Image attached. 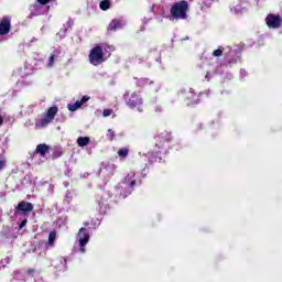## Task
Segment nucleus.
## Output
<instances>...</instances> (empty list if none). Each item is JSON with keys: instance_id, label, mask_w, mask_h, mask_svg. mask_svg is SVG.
<instances>
[{"instance_id": "obj_1", "label": "nucleus", "mask_w": 282, "mask_h": 282, "mask_svg": "<svg viewBox=\"0 0 282 282\" xmlns=\"http://www.w3.org/2000/svg\"><path fill=\"white\" fill-rule=\"evenodd\" d=\"M188 19V1L175 2L170 9V21H184Z\"/></svg>"}, {"instance_id": "obj_2", "label": "nucleus", "mask_w": 282, "mask_h": 282, "mask_svg": "<svg viewBox=\"0 0 282 282\" xmlns=\"http://www.w3.org/2000/svg\"><path fill=\"white\" fill-rule=\"evenodd\" d=\"M155 147L161 153H169V150L173 149V135L171 132H162L155 137Z\"/></svg>"}, {"instance_id": "obj_3", "label": "nucleus", "mask_w": 282, "mask_h": 282, "mask_svg": "<svg viewBox=\"0 0 282 282\" xmlns=\"http://www.w3.org/2000/svg\"><path fill=\"white\" fill-rule=\"evenodd\" d=\"M88 61L90 65L98 67V65H102L107 57H105V52L102 51V46L96 45L89 51Z\"/></svg>"}, {"instance_id": "obj_4", "label": "nucleus", "mask_w": 282, "mask_h": 282, "mask_svg": "<svg viewBox=\"0 0 282 282\" xmlns=\"http://www.w3.org/2000/svg\"><path fill=\"white\" fill-rule=\"evenodd\" d=\"M178 96L187 107L199 105V95L193 91L192 88L180 90Z\"/></svg>"}, {"instance_id": "obj_5", "label": "nucleus", "mask_w": 282, "mask_h": 282, "mask_svg": "<svg viewBox=\"0 0 282 282\" xmlns=\"http://www.w3.org/2000/svg\"><path fill=\"white\" fill-rule=\"evenodd\" d=\"M124 101L127 107H129L130 109H135L140 107L142 102H144V99H142V95H140V93L133 91L124 95Z\"/></svg>"}, {"instance_id": "obj_6", "label": "nucleus", "mask_w": 282, "mask_h": 282, "mask_svg": "<svg viewBox=\"0 0 282 282\" xmlns=\"http://www.w3.org/2000/svg\"><path fill=\"white\" fill-rule=\"evenodd\" d=\"M56 113H58V107L53 106L48 108L45 118L35 123L36 127H41L42 129L47 127V124H50L54 120V118H56Z\"/></svg>"}, {"instance_id": "obj_7", "label": "nucleus", "mask_w": 282, "mask_h": 282, "mask_svg": "<svg viewBox=\"0 0 282 282\" xmlns=\"http://www.w3.org/2000/svg\"><path fill=\"white\" fill-rule=\"evenodd\" d=\"M34 210V205L30 202L22 200L18 204V206L14 208L15 215H29Z\"/></svg>"}, {"instance_id": "obj_8", "label": "nucleus", "mask_w": 282, "mask_h": 282, "mask_svg": "<svg viewBox=\"0 0 282 282\" xmlns=\"http://www.w3.org/2000/svg\"><path fill=\"white\" fill-rule=\"evenodd\" d=\"M265 23H267L268 28H270L272 30H278V28H280L282 24L281 15L270 13L265 18Z\"/></svg>"}, {"instance_id": "obj_9", "label": "nucleus", "mask_w": 282, "mask_h": 282, "mask_svg": "<svg viewBox=\"0 0 282 282\" xmlns=\"http://www.w3.org/2000/svg\"><path fill=\"white\" fill-rule=\"evenodd\" d=\"M135 85L140 89H155V82L147 77L137 78Z\"/></svg>"}, {"instance_id": "obj_10", "label": "nucleus", "mask_w": 282, "mask_h": 282, "mask_svg": "<svg viewBox=\"0 0 282 282\" xmlns=\"http://www.w3.org/2000/svg\"><path fill=\"white\" fill-rule=\"evenodd\" d=\"M11 28L12 24L10 17L4 15L0 22V36H6V34H10Z\"/></svg>"}, {"instance_id": "obj_11", "label": "nucleus", "mask_w": 282, "mask_h": 282, "mask_svg": "<svg viewBox=\"0 0 282 282\" xmlns=\"http://www.w3.org/2000/svg\"><path fill=\"white\" fill-rule=\"evenodd\" d=\"M122 28V20L120 19H112L111 22L108 24L107 34H111V32H118Z\"/></svg>"}, {"instance_id": "obj_12", "label": "nucleus", "mask_w": 282, "mask_h": 282, "mask_svg": "<svg viewBox=\"0 0 282 282\" xmlns=\"http://www.w3.org/2000/svg\"><path fill=\"white\" fill-rule=\"evenodd\" d=\"M47 151H50V145L45 143H40L36 145L35 153H37V155H41V158H45Z\"/></svg>"}, {"instance_id": "obj_13", "label": "nucleus", "mask_w": 282, "mask_h": 282, "mask_svg": "<svg viewBox=\"0 0 282 282\" xmlns=\"http://www.w3.org/2000/svg\"><path fill=\"white\" fill-rule=\"evenodd\" d=\"M123 182L124 184L130 186V188H133V186H135V173L134 172L128 173Z\"/></svg>"}, {"instance_id": "obj_14", "label": "nucleus", "mask_w": 282, "mask_h": 282, "mask_svg": "<svg viewBox=\"0 0 282 282\" xmlns=\"http://www.w3.org/2000/svg\"><path fill=\"white\" fill-rule=\"evenodd\" d=\"M99 8L100 10H102L104 12H107V10H109L111 8V1L110 0H102L99 3Z\"/></svg>"}, {"instance_id": "obj_15", "label": "nucleus", "mask_w": 282, "mask_h": 282, "mask_svg": "<svg viewBox=\"0 0 282 282\" xmlns=\"http://www.w3.org/2000/svg\"><path fill=\"white\" fill-rule=\"evenodd\" d=\"M78 147H87L89 144V137H79L77 139Z\"/></svg>"}, {"instance_id": "obj_16", "label": "nucleus", "mask_w": 282, "mask_h": 282, "mask_svg": "<svg viewBox=\"0 0 282 282\" xmlns=\"http://www.w3.org/2000/svg\"><path fill=\"white\" fill-rule=\"evenodd\" d=\"M89 243V234H83V237L79 238V246H86Z\"/></svg>"}, {"instance_id": "obj_17", "label": "nucleus", "mask_w": 282, "mask_h": 282, "mask_svg": "<svg viewBox=\"0 0 282 282\" xmlns=\"http://www.w3.org/2000/svg\"><path fill=\"white\" fill-rule=\"evenodd\" d=\"M80 107H83V104L77 100L75 104L68 105V111H76L77 109H80Z\"/></svg>"}, {"instance_id": "obj_18", "label": "nucleus", "mask_w": 282, "mask_h": 282, "mask_svg": "<svg viewBox=\"0 0 282 282\" xmlns=\"http://www.w3.org/2000/svg\"><path fill=\"white\" fill-rule=\"evenodd\" d=\"M117 154L119 155V158H128L129 150L127 148H121L118 150Z\"/></svg>"}, {"instance_id": "obj_19", "label": "nucleus", "mask_w": 282, "mask_h": 282, "mask_svg": "<svg viewBox=\"0 0 282 282\" xmlns=\"http://www.w3.org/2000/svg\"><path fill=\"white\" fill-rule=\"evenodd\" d=\"M56 241V231H51L48 234V246H54V242Z\"/></svg>"}, {"instance_id": "obj_20", "label": "nucleus", "mask_w": 282, "mask_h": 282, "mask_svg": "<svg viewBox=\"0 0 282 282\" xmlns=\"http://www.w3.org/2000/svg\"><path fill=\"white\" fill-rule=\"evenodd\" d=\"M212 56H215L216 58H219V56H224V47L219 46L212 53Z\"/></svg>"}, {"instance_id": "obj_21", "label": "nucleus", "mask_w": 282, "mask_h": 282, "mask_svg": "<svg viewBox=\"0 0 282 282\" xmlns=\"http://www.w3.org/2000/svg\"><path fill=\"white\" fill-rule=\"evenodd\" d=\"M107 138L110 142H113V138H116V132L113 130L109 129L107 132Z\"/></svg>"}, {"instance_id": "obj_22", "label": "nucleus", "mask_w": 282, "mask_h": 282, "mask_svg": "<svg viewBox=\"0 0 282 282\" xmlns=\"http://www.w3.org/2000/svg\"><path fill=\"white\" fill-rule=\"evenodd\" d=\"M56 58L55 54H51V56L48 57V63H47V67H54V59Z\"/></svg>"}, {"instance_id": "obj_23", "label": "nucleus", "mask_w": 282, "mask_h": 282, "mask_svg": "<svg viewBox=\"0 0 282 282\" xmlns=\"http://www.w3.org/2000/svg\"><path fill=\"white\" fill-rule=\"evenodd\" d=\"M91 99V97L85 95L82 97V99L79 100L80 105H85V102H89V100Z\"/></svg>"}, {"instance_id": "obj_24", "label": "nucleus", "mask_w": 282, "mask_h": 282, "mask_svg": "<svg viewBox=\"0 0 282 282\" xmlns=\"http://www.w3.org/2000/svg\"><path fill=\"white\" fill-rule=\"evenodd\" d=\"M98 206H99V209L102 210V206L105 205V199L104 198H99L96 200Z\"/></svg>"}, {"instance_id": "obj_25", "label": "nucleus", "mask_w": 282, "mask_h": 282, "mask_svg": "<svg viewBox=\"0 0 282 282\" xmlns=\"http://www.w3.org/2000/svg\"><path fill=\"white\" fill-rule=\"evenodd\" d=\"M102 116L104 118H109V116H111V109H105Z\"/></svg>"}, {"instance_id": "obj_26", "label": "nucleus", "mask_w": 282, "mask_h": 282, "mask_svg": "<svg viewBox=\"0 0 282 282\" xmlns=\"http://www.w3.org/2000/svg\"><path fill=\"white\" fill-rule=\"evenodd\" d=\"M25 226H28V219H23L19 226V228H25Z\"/></svg>"}, {"instance_id": "obj_27", "label": "nucleus", "mask_w": 282, "mask_h": 282, "mask_svg": "<svg viewBox=\"0 0 282 282\" xmlns=\"http://www.w3.org/2000/svg\"><path fill=\"white\" fill-rule=\"evenodd\" d=\"M52 0H37V2L41 3V6H47Z\"/></svg>"}, {"instance_id": "obj_28", "label": "nucleus", "mask_w": 282, "mask_h": 282, "mask_svg": "<svg viewBox=\"0 0 282 282\" xmlns=\"http://www.w3.org/2000/svg\"><path fill=\"white\" fill-rule=\"evenodd\" d=\"M67 26L72 30V28H74V20L73 19H69L67 21Z\"/></svg>"}, {"instance_id": "obj_29", "label": "nucleus", "mask_w": 282, "mask_h": 282, "mask_svg": "<svg viewBox=\"0 0 282 282\" xmlns=\"http://www.w3.org/2000/svg\"><path fill=\"white\" fill-rule=\"evenodd\" d=\"M6 169V160L0 161V171H3Z\"/></svg>"}, {"instance_id": "obj_30", "label": "nucleus", "mask_w": 282, "mask_h": 282, "mask_svg": "<svg viewBox=\"0 0 282 282\" xmlns=\"http://www.w3.org/2000/svg\"><path fill=\"white\" fill-rule=\"evenodd\" d=\"M202 129H204V124L199 123L196 126V131H200Z\"/></svg>"}, {"instance_id": "obj_31", "label": "nucleus", "mask_w": 282, "mask_h": 282, "mask_svg": "<svg viewBox=\"0 0 282 282\" xmlns=\"http://www.w3.org/2000/svg\"><path fill=\"white\" fill-rule=\"evenodd\" d=\"M85 232V227H82L78 231L79 237Z\"/></svg>"}, {"instance_id": "obj_32", "label": "nucleus", "mask_w": 282, "mask_h": 282, "mask_svg": "<svg viewBox=\"0 0 282 282\" xmlns=\"http://www.w3.org/2000/svg\"><path fill=\"white\" fill-rule=\"evenodd\" d=\"M205 78H207V80H210V73L209 72L206 73Z\"/></svg>"}, {"instance_id": "obj_33", "label": "nucleus", "mask_w": 282, "mask_h": 282, "mask_svg": "<svg viewBox=\"0 0 282 282\" xmlns=\"http://www.w3.org/2000/svg\"><path fill=\"white\" fill-rule=\"evenodd\" d=\"M79 250H80L82 252H85V246H79Z\"/></svg>"}, {"instance_id": "obj_34", "label": "nucleus", "mask_w": 282, "mask_h": 282, "mask_svg": "<svg viewBox=\"0 0 282 282\" xmlns=\"http://www.w3.org/2000/svg\"><path fill=\"white\" fill-rule=\"evenodd\" d=\"M1 124H3V117H1V115H0V127H1Z\"/></svg>"}, {"instance_id": "obj_35", "label": "nucleus", "mask_w": 282, "mask_h": 282, "mask_svg": "<svg viewBox=\"0 0 282 282\" xmlns=\"http://www.w3.org/2000/svg\"><path fill=\"white\" fill-rule=\"evenodd\" d=\"M84 226H89V223H84Z\"/></svg>"}, {"instance_id": "obj_36", "label": "nucleus", "mask_w": 282, "mask_h": 282, "mask_svg": "<svg viewBox=\"0 0 282 282\" xmlns=\"http://www.w3.org/2000/svg\"><path fill=\"white\" fill-rule=\"evenodd\" d=\"M54 158H61V155H54Z\"/></svg>"}]
</instances>
